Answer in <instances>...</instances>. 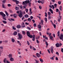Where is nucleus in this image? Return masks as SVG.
I'll list each match as a JSON object with an SVG mask.
<instances>
[{
  "label": "nucleus",
  "instance_id": "1",
  "mask_svg": "<svg viewBox=\"0 0 63 63\" xmlns=\"http://www.w3.org/2000/svg\"><path fill=\"white\" fill-rule=\"evenodd\" d=\"M17 35L18 37V38H17L18 40L21 39L22 38V34H20V33H18Z\"/></svg>",
  "mask_w": 63,
  "mask_h": 63
},
{
  "label": "nucleus",
  "instance_id": "2",
  "mask_svg": "<svg viewBox=\"0 0 63 63\" xmlns=\"http://www.w3.org/2000/svg\"><path fill=\"white\" fill-rule=\"evenodd\" d=\"M29 0H27L24 1H23L22 3L23 5H26V4H29Z\"/></svg>",
  "mask_w": 63,
  "mask_h": 63
},
{
  "label": "nucleus",
  "instance_id": "3",
  "mask_svg": "<svg viewBox=\"0 0 63 63\" xmlns=\"http://www.w3.org/2000/svg\"><path fill=\"white\" fill-rule=\"evenodd\" d=\"M18 16L20 18H21L23 16V15L22 14V12L21 11L20 13L18 15Z\"/></svg>",
  "mask_w": 63,
  "mask_h": 63
},
{
  "label": "nucleus",
  "instance_id": "4",
  "mask_svg": "<svg viewBox=\"0 0 63 63\" xmlns=\"http://www.w3.org/2000/svg\"><path fill=\"white\" fill-rule=\"evenodd\" d=\"M63 34H60V36H59L60 39V40H62V41H63Z\"/></svg>",
  "mask_w": 63,
  "mask_h": 63
},
{
  "label": "nucleus",
  "instance_id": "5",
  "mask_svg": "<svg viewBox=\"0 0 63 63\" xmlns=\"http://www.w3.org/2000/svg\"><path fill=\"white\" fill-rule=\"evenodd\" d=\"M21 26L22 28H24L25 27V26L24 25V22H23L21 24Z\"/></svg>",
  "mask_w": 63,
  "mask_h": 63
},
{
  "label": "nucleus",
  "instance_id": "6",
  "mask_svg": "<svg viewBox=\"0 0 63 63\" xmlns=\"http://www.w3.org/2000/svg\"><path fill=\"white\" fill-rule=\"evenodd\" d=\"M36 55L37 57H38V58H39L40 57H41V55H40V54L38 53H36Z\"/></svg>",
  "mask_w": 63,
  "mask_h": 63
},
{
  "label": "nucleus",
  "instance_id": "7",
  "mask_svg": "<svg viewBox=\"0 0 63 63\" xmlns=\"http://www.w3.org/2000/svg\"><path fill=\"white\" fill-rule=\"evenodd\" d=\"M51 52L52 53H53V47L52 46L51 47Z\"/></svg>",
  "mask_w": 63,
  "mask_h": 63
},
{
  "label": "nucleus",
  "instance_id": "8",
  "mask_svg": "<svg viewBox=\"0 0 63 63\" xmlns=\"http://www.w3.org/2000/svg\"><path fill=\"white\" fill-rule=\"evenodd\" d=\"M50 39L52 41H53V37L51 35L50 36Z\"/></svg>",
  "mask_w": 63,
  "mask_h": 63
},
{
  "label": "nucleus",
  "instance_id": "9",
  "mask_svg": "<svg viewBox=\"0 0 63 63\" xmlns=\"http://www.w3.org/2000/svg\"><path fill=\"white\" fill-rule=\"evenodd\" d=\"M13 34L14 36H16L17 34V32L16 31H15L13 33Z\"/></svg>",
  "mask_w": 63,
  "mask_h": 63
},
{
  "label": "nucleus",
  "instance_id": "10",
  "mask_svg": "<svg viewBox=\"0 0 63 63\" xmlns=\"http://www.w3.org/2000/svg\"><path fill=\"white\" fill-rule=\"evenodd\" d=\"M55 46L57 47H59V44L58 43L55 44Z\"/></svg>",
  "mask_w": 63,
  "mask_h": 63
},
{
  "label": "nucleus",
  "instance_id": "11",
  "mask_svg": "<svg viewBox=\"0 0 63 63\" xmlns=\"http://www.w3.org/2000/svg\"><path fill=\"white\" fill-rule=\"evenodd\" d=\"M52 7L53 8V9H54V7L53 5H52V6L51 5H50L49 6V7L50 8H52Z\"/></svg>",
  "mask_w": 63,
  "mask_h": 63
},
{
  "label": "nucleus",
  "instance_id": "12",
  "mask_svg": "<svg viewBox=\"0 0 63 63\" xmlns=\"http://www.w3.org/2000/svg\"><path fill=\"white\" fill-rule=\"evenodd\" d=\"M35 36L34 35H33V38L32 39V40L33 41H35Z\"/></svg>",
  "mask_w": 63,
  "mask_h": 63
},
{
  "label": "nucleus",
  "instance_id": "13",
  "mask_svg": "<svg viewBox=\"0 0 63 63\" xmlns=\"http://www.w3.org/2000/svg\"><path fill=\"white\" fill-rule=\"evenodd\" d=\"M16 27L17 28H18V29H19V28H20L21 27L20 25H18L16 26Z\"/></svg>",
  "mask_w": 63,
  "mask_h": 63
},
{
  "label": "nucleus",
  "instance_id": "14",
  "mask_svg": "<svg viewBox=\"0 0 63 63\" xmlns=\"http://www.w3.org/2000/svg\"><path fill=\"white\" fill-rule=\"evenodd\" d=\"M49 11L52 14H53V10L51 9L50 8L49 9Z\"/></svg>",
  "mask_w": 63,
  "mask_h": 63
},
{
  "label": "nucleus",
  "instance_id": "15",
  "mask_svg": "<svg viewBox=\"0 0 63 63\" xmlns=\"http://www.w3.org/2000/svg\"><path fill=\"white\" fill-rule=\"evenodd\" d=\"M11 41L13 43H14L15 42V39L14 38H12L11 39Z\"/></svg>",
  "mask_w": 63,
  "mask_h": 63
},
{
  "label": "nucleus",
  "instance_id": "16",
  "mask_svg": "<svg viewBox=\"0 0 63 63\" xmlns=\"http://www.w3.org/2000/svg\"><path fill=\"white\" fill-rule=\"evenodd\" d=\"M29 16L28 14H26L24 16L26 18H28Z\"/></svg>",
  "mask_w": 63,
  "mask_h": 63
},
{
  "label": "nucleus",
  "instance_id": "17",
  "mask_svg": "<svg viewBox=\"0 0 63 63\" xmlns=\"http://www.w3.org/2000/svg\"><path fill=\"white\" fill-rule=\"evenodd\" d=\"M10 60L11 61H14V59L13 58H11L10 59Z\"/></svg>",
  "mask_w": 63,
  "mask_h": 63
},
{
  "label": "nucleus",
  "instance_id": "18",
  "mask_svg": "<svg viewBox=\"0 0 63 63\" xmlns=\"http://www.w3.org/2000/svg\"><path fill=\"white\" fill-rule=\"evenodd\" d=\"M9 58H12V54H10L8 56Z\"/></svg>",
  "mask_w": 63,
  "mask_h": 63
},
{
  "label": "nucleus",
  "instance_id": "19",
  "mask_svg": "<svg viewBox=\"0 0 63 63\" xmlns=\"http://www.w3.org/2000/svg\"><path fill=\"white\" fill-rule=\"evenodd\" d=\"M27 34L28 36L29 35H30V32H27Z\"/></svg>",
  "mask_w": 63,
  "mask_h": 63
},
{
  "label": "nucleus",
  "instance_id": "20",
  "mask_svg": "<svg viewBox=\"0 0 63 63\" xmlns=\"http://www.w3.org/2000/svg\"><path fill=\"white\" fill-rule=\"evenodd\" d=\"M17 15H16V14H14L13 15V16L14 18H16V16Z\"/></svg>",
  "mask_w": 63,
  "mask_h": 63
},
{
  "label": "nucleus",
  "instance_id": "21",
  "mask_svg": "<svg viewBox=\"0 0 63 63\" xmlns=\"http://www.w3.org/2000/svg\"><path fill=\"white\" fill-rule=\"evenodd\" d=\"M62 6H60V7L59 8V10L61 11H62Z\"/></svg>",
  "mask_w": 63,
  "mask_h": 63
},
{
  "label": "nucleus",
  "instance_id": "22",
  "mask_svg": "<svg viewBox=\"0 0 63 63\" xmlns=\"http://www.w3.org/2000/svg\"><path fill=\"white\" fill-rule=\"evenodd\" d=\"M44 22V21L43 20H41V24L43 25V23Z\"/></svg>",
  "mask_w": 63,
  "mask_h": 63
},
{
  "label": "nucleus",
  "instance_id": "23",
  "mask_svg": "<svg viewBox=\"0 0 63 63\" xmlns=\"http://www.w3.org/2000/svg\"><path fill=\"white\" fill-rule=\"evenodd\" d=\"M44 20L45 21L46 23H47V18L46 17L45 18H44Z\"/></svg>",
  "mask_w": 63,
  "mask_h": 63
},
{
  "label": "nucleus",
  "instance_id": "24",
  "mask_svg": "<svg viewBox=\"0 0 63 63\" xmlns=\"http://www.w3.org/2000/svg\"><path fill=\"white\" fill-rule=\"evenodd\" d=\"M15 9L16 10H19V7L17 6H16L15 7Z\"/></svg>",
  "mask_w": 63,
  "mask_h": 63
},
{
  "label": "nucleus",
  "instance_id": "25",
  "mask_svg": "<svg viewBox=\"0 0 63 63\" xmlns=\"http://www.w3.org/2000/svg\"><path fill=\"white\" fill-rule=\"evenodd\" d=\"M38 28H41V27H42L41 26V25H38Z\"/></svg>",
  "mask_w": 63,
  "mask_h": 63
},
{
  "label": "nucleus",
  "instance_id": "26",
  "mask_svg": "<svg viewBox=\"0 0 63 63\" xmlns=\"http://www.w3.org/2000/svg\"><path fill=\"white\" fill-rule=\"evenodd\" d=\"M2 22H3V23H4V24H6V23H7V21H6L5 20L2 21Z\"/></svg>",
  "mask_w": 63,
  "mask_h": 63
},
{
  "label": "nucleus",
  "instance_id": "27",
  "mask_svg": "<svg viewBox=\"0 0 63 63\" xmlns=\"http://www.w3.org/2000/svg\"><path fill=\"white\" fill-rule=\"evenodd\" d=\"M57 34H58V37H59V36H60V32H59V31H58V32H57Z\"/></svg>",
  "mask_w": 63,
  "mask_h": 63
},
{
  "label": "nucleus",
  "instance_id": "28",
  "mask_svg": "<svg viewBox=\"0 0 63 63\" xmlns=\"http://www.w3.org/2000/svg\"><path fill=\"white\" fill-rule=\"evenodd\" d=\"M25 11H26V12L27 13L28 12V9L26 8L25 9Z\"/></svg>",
  "mask_w": 63,
  "mask_h": 63
},
{
  "label": "nucleus",
  "instance_id": "29",
  "mask_svg": "<svg viewBox=\"0 0 63 63\" xmlns=\"http://www.w3.org/2000/svg\"><path fill=\"white\" fill-rule=\"evenodd\" d=\"M41 4H43L44 3V2H45V1L44 0H41Z\"/></svg>",
  "mask_w": 63,
  "mask_h": 63
},
{
  "label": "nucleus",
  "instance_id": "30",
  "mask_svg": "<svg viewBox=\"0 0 63 63\" xmlns=\"http://www.w3.org/2000/svg\"><path fill=\"white\" fill-rule=\"evenodd\" d=\"M54 57H55V56L52 57V58L50 57V59H51V60H54Z\"/></svg>",
  "mask_w": 63,
  "mask_h": 63
},
{
  "label": "nucleus",
  "instance_id": "31",
  "mask_svg": "<svg viewBox=\"0 0 63 63\" xmlns=\"http://www.w3.org/2000/svg\"><path fill=\"white\" fill-rule=\"evenodd\" d=\"M28 37L30 38H33V36L32 35H31L30 34L28 36Z\"/></svg>",
  "mask_w": 63,
  "mask_h": 63
},
{
  "label": "nucleus",
  "instance_id": "32",
  "mask_svg": "<svg viewBox=\"0 0 63 63\" xmlns=\"http://www.w3.org/2000/svg\"><path fill=\"white\" fill-rule=\"evenodd\" d=\"M35 61L36 63H39V61L37 60H35Z\"/></svg>",
  "mask_w": 63,
  "mask_h": 63
},
{
  "label": "nucleus",
  "instance_id": "33",
  "mask_svg": "<svg viewBox=\"0 0 63 63\" xmlns=\"http://www.w3.org/2000/svg\"><path fill=\"white\" fill-rule=\"evenodd\" d=\"M5 12L7 16H9V14H8V13L7 12V11H5Z\"/></svg>",
  "mask_w": 63,
  "mask_h": 63
},
{
  "label": "nucleus",
  "instance_id": "34",
  "mask_svg": "<svg viewBox=\"0 0 63 63\" xmlns=\"http://www.w3.org/2000/svg\"><path fill=\"white\" fill-rule=\"evenodd\" d=\"M57 4L56 3L54 4V6L55 8H57Z\"/></svg>",
  "mask_w": 63,
  "mask_h": 63
},
{
  "label": "nucleus",
  "instance_id": "35",
  "mask_svg": "<svg viewBox=\"0 0 63 63\" xmlns=\"http://www.w3.org/2000/svg\"><path fill=\"white\" fill-rule=\"evenodd\" d=\"M59 5H61V1H59L58 2Z\"/></svg>",
  "mask_w": 63,
  "mask_h": 63
},
{
  "label": "nucleus",
  "instance_id": "36",
  "mask_svg": "<svg viewBox=\"0 0 63 63\" xmlns=\"http://www.w3.org/2000/svg\"><path fill=\"white\" fill-rule=\"evenodd\" d=\"M15 2H16V4H18V3H19V1L16 0V1H15Z\"/></svg>",
  "mask_w": 63,
  "mask_h": 63
},
{
  "label": "nucleus",
  "instance_id": "37",
  "mask_svg": "<svg viewBox=\"0 0 63 63\" xmlns=\"http://www.w3.org/2000/svg\"><path fill=\"white\" fill-rule=\"evenodd\" d=\"M27 44H28V46H29V45H30V43L29 42V41H27Z\"/></svg>",
  "mask_w": 63,
  "mask_h": 63
},
{
  "label": "nucleus",
  "instance_id": "38",
  "mask_svg": "<svg viewBox=\"0 0 63 63\" xmlns=\"http://www.w3.org/2000/svg\"><path fill=\"white\" fill-rule=\"evenodd\" d=\"M3 14H4V13H3V12H0V14L1 15V16H2V15Z\"/></svg>",
  "mask_w": 63,
  "mask_h": 63
},
{
  "label": "nucleus",
  "instance_id": "39",
  "mask_svg": "<svg viewBox=\"0 0 63 63\" xmlns=\"http://www.w3.org/2000/svg\"><path fill=\"white\" fill-rule=\"evenodd\" d=\"M3 16V17H5L6 16V15L3 13V14L2 15Z\"/></svg>",
  "mask_w": 63,
  "mask_h": 63
},
{
  "label": "nucleus",
  "instance_id": "40",
  "mask_svg": "<svg viewBox=\"0 0 63 63\" xmlns=\"http://www.w3.org/2000/svg\"><path fill=\"white\" fill-rule=\"evenodd\" d=\"M7 6L8 7H11V6H12V5L10 4H7Z\"/></svg>",
  "mask_w": 63,
  "mask_h": 63
},
{
  "label": "nucleus",
  "instance_id": "41",
  "mask_svg": "<svg viewBox=\"0 0 63 63\" xmlns=\"http://www.w3.org/2000/svg\"><path fill=\"white\" fill-rule=\"evenodd\" d=\"M12 28L13 30H16V28L15 27L12 26Z\"/></svg>",
  "mask_w": 63,
  "mask_h": 63
},
{
  "label": "nucleus",
  "instance_id": "42",
  "mask_svg": "<svg viewBox=\"0 0 63 63\" xmlns=\"http://www.w3.org/2000/svg\"><path fill=\"white\" fill-rule=\"evenodd\" d=\"M48 16H50V15H51V13H50V12H48Z\"/></svg>",
  "mask_w": 63,
  "mask_h": 63
},
{
  "label": "nucleus",
  "instance_id": "43",
  "mask_svg": "<svg viewBox=\"0 0 63 63\" xmlns=\"http://www.w3.org/2000/svg\"><path fill=\"white\" fill-rule=\"evenodd\" d=\"M22 33L23 34H24V35H25V32L24 31H23L22 32Z\"/></svg>",
  "mask_w": 63,
  "mask_h": 63
},
{
  "label": "nucleus",
  "instance_id": "44",
  "mask_svg": "<svg viewBox=\"0 0 63 63\" xmlns=\"http://www.w3.org/2000/svg\"><path fill=\"white\" fill-rule=\"evenodd\" d=\"M40 62H41L42 63H43V60L40 59Z\"/></svg>",
  "mask_w": 63,
  "mask_h": 63
},
{
  "label": "nucleus",
  "instance_id": "45",
  "mask_svg": "<svg viewBox=\"0 0 63 63\" xmlns=\"http://www.w3.org/2000/svg\"><path fill=\"white\" fill-rule=\"evenodd\" d=\"M32 11H30V15H31L32 14Z\"/></svg>",
  "mask_w": 63,
  "mask_h": 63
},
{
  "label": "nucleus",
  "instance_id": "46",
  "mask_svg": "<svg viewBox=\"0 0 63 63\" xmlns=\"http://www.w3.org/2000/svg\"><path fill=\"white\" fill-rule=\"evenodd\" d=\"M28 21H31V19H30V18H29L28 19Z\"/></svg>",
  "mask_w": 63,
  "mask_h": 63
},
{
  "label": "nucleus",
  "instance_id": "47",
  "mask_svg": "<svg viewBox=\"0 0 63 63\" xmlns=\"http://www.w3.org/2000/svg\"><path fill=\"white\" fill-rule=\"evenodd\" d=\"M45 44L47 46H48V43H47V42H45Z\"/></svg>",
  "mask_w": 63,
  "mask_h": 63
},
{
  "label": "nucleus",
  "instance_id": "48",
  "mask_svg": "<svg viewBox=\"0 0 63 63\" xmlns=\"http://www.w3.org/2000/svg\"><path fill=\"white\" fill-rule=\"evenodd\" d=\"M2 7L3 8H5V6H4V4H3L2 5Z\"/></svg>",
  "mask_w": 63,
  "mask_h": 63
},
{
  "label": "nucleus",
  "instance_id": "49",
  "mask_svg": "<svg viewBox=\"0 0 63 63\" xmlns=\"http://www.w3.org/2000/svg\"><path fill=\"white\" fill-rule=\"evenodd\" d=\"M3 42H4V43H7L8 40H5V41H3Z\"/></svg>",
  "mask_w": 63,
  "mask_h": 63
},
{
  "label": "nucleus",
  "instance_id": "50",
  "mask_svg": "<svg viewBox=\"0 0 63 63\" xmlns=\"http://www.w3.org/2000/svg\"><path fill=\"white\" fill-rule=\"evenodd\" d=\"M45 16H46V17H47V13L46 12L45 13Z\"/></svg>",
  "mask_w": 63,
  "mask_h": 63
},
{
  "label": "nucleus",
  "instance_id": "51",
  "mask_svg": "<svg viewBox=\"0 0 63 63\" xmlns=\"http://www.w3.org/2000/svg\"><path fill=\"white\" fill-rule=\"evenodd\" d=\"M48 18L49 19H51V16H48Z\"/></svg>",
  "mask_w": 63,
  "mask_h": 63
},
{
  "label": "nucleus",
  "instance_id": "52",
  "mask_svg": "<svg viewBox=\"0 0 63 63\" xmlns=\"http://www.w3.org/2000/svg\"><path fill=\"white\" fill-rule=\"evenodd\" d=\"M6 58H5L3 60V62H4V63H6Z\"/></svg>",
  "mask_w": 63,
  "mask_h": 63
},
{
  "label": "nucleus",
  "instance_id": "53",
  "mask_svg": "<svg viewBox=\"0 0 63 63\" xmlns=\"http://www.w3.org/2000/svg\"><path fill=\"white\" fill-rule=\"evenodd\" d=\"M27 28L28 29V30H30L31 29V28H29V27H27Z\"/></svg>",
  "mask_w": 63,
  "mask_h": 63
},
{
  "label": "nucleus",
  "instance_id": "54",
  "mask_svg": "<svg viewBox=\"0 0 63 63\" xmlns=\"http://www.w3.org/2000/svg\"><path fill=\"white\" fill-rule=\"evenodd\" d=\"M3 19L4 20H7V19H6V17H3Z\"/></svg>",
  "mask_w": 63,
  "mask_h": 63
},
{
  "label": "nucleus",
  "instance_id": "55",
  "mask_svg": "<svg viewBox=\"0 0 63 63\" xmlns=\"http://www.w3.org/2000/svg\"><path fill=\"white\" fill-rule=\"evenodd\" d=\"M38 3H41V0H39L38 1Z\"/></svg>",
  "mask_w": 63,
  "mask_h": 63
},
{
  "label": "nucleus",
  "instance_id": "56",
  "mask_svg": "<svg viewBox=\"0 0 63 63\" xmlns=\"http://www.w3.org/2000/svg\"><path fill=\"white\" fill-rule=\"evenodd\" d=\"M0 48H1L2 50L3 49V46H0Z\"/></svg>",
  "mask_w": 63,
  "mask_h": 63
},
{
  "label": "nucleus",
  "instance_id": "57",
  "mask_svg": "<svg viewBox=\"0 0 63 63\" xmlns=\"http://www.w3.org/2000/svg\"><path fill=\"white\" fill-rule=\"evenodd\" d=\"M36 42L37 44H39L40 42L38 40H36Z\"/></svg>",
  "mask_w": 63,
  "mask_h": 63
},
{
  "label": "nucleus",
  "instance_id": "58",
  "mask_svg": "<svg viewBox=\"0 0 63 63\" xmlns=\"http://www.w3.org/2000/svg\"><path fill=\"white\" fill-rule=\"evenodd\" d=\"M59 11V9H58L57 8L56 9V12H58Z\"/></svg>",
  "mask_w": 63,
  "mask_h": 63
},
{
  "label": "nucleus",
  "instance_id": "59",
  "mask_svg": "<svg viewBox=\"0 0 63 63\" xmlns=\"http://www.w3.org/2000/svg\"><path fill=\"white\" fill-rule=\"evenodd\" d=\"M59 47H61V46H62V44L61 43H60L59 44Z\"/></svg>",
  "mask_w": 63,
  "mask_h": 63
},
{
  "label": "nucleus",
  "instance_id": "60",
  "mask_svg": "<svg viewBox=\"0 0 63 63\" xmlns=\"http://www.w3.org/2000/svg\"><path fill=\"white\" fill-rule=\"evenodd\" d=\"M26 6L25 5L23 6V9H26Z\"/></svg>",
  "mask_w": 63,
  "mask_h": 63
},
{
  "label": "nucleus",
  "instance_id": "61",
  "mask_svg": "<svg viewBox=\"0 0 63 63\" xmlns=\"http://www.w3.org/2000/svg\"><path fill=\"white\" fill-rule=\"evenodd\" d=\"M54 26V28H56V25H55V24H54L53 25Z\"/></svg>",
  "mask_w": 63,
  "mask_h": 63
},
{
  "label": "nucleus",
  "instance_id": "62",
  "mask_svg": "<svg viewBox=\"0 0 63 63\" xmlns=\"http://www.w3.org/2000/svg\"><path fill=\"white\" fill-rule=\"evenodd\" d=\"M20 8L21 9H22V8H23V7L21 5L20 6Z\"/></svg>",
  "mask_w": 63,
  "mask_h": 63
},
{
  "label": "nucleus",
  "instance_id": "63",
  "mask_svg": "<svg viewBox=\"0 0 63 63\" xmlns=\"http://www.w3.org/2000/svg\"><path fill=\"white\" fill-rule=\"evenodd\" d=\"M6 63H10V62L8 61V60L6 61Z\"/></svg>",
  "mask_w": 63,
  "mask_h": 63
},
{
  "label": "nucleus",
  "instance_id": "64",
  "mask_svg": "<svg viewBox=\"0 0 63 63\" xmlns=\"http://www.w3.org/2000/svg\"><path fill=\"white\" fill-rule=\"evenodd\" d=\"M61 51H62V52H63V48H61Z\"/></svg>",
  "mask_w": 63,
  "mask_h": 63
}]
</instances>
